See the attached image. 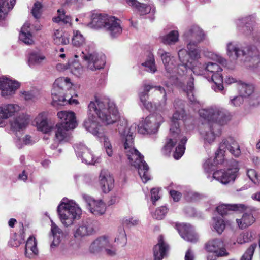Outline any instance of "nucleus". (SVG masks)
Wrapping results in <instances>:
<instances>
[{
	"label": "nucleus",
	"mask_w": 260,
	"mask_h": 260,
	"mask_svg": "<svg viewBox=\"0 0 260 260\" xmlns=\"http://www.w3.org/2000/svg\"><path fill=\"white\" fill-rule=\"evenodd\" d=\"M118 116L117 120L114 123H117L115 130L119 133L121 137L123 143L124 153L131 165L138 169L139 175L143 182L146 183L150 180L149 167L144 161L143 156L134 146V133L136 125H131L128 127L127 120L124 118L120 117L118 113Z\"/></svg>",
	"instance_id": "1"
},
{
	"label": "nucleus",
	"mask_w": 260,
	"mask_h": 260,
	"mask_svg": "<svg viewBox=\"0 0 260 260\" xmlns=\"http://www.w3.org/2000/svg\"><path fill=\"white\" fill-rule=\"evenodd\" d=\"M118 118V111L113 101L108 98L97 99L89 103L88 118L83 125L87 131L100 137L98 119L105 125H109L114 123Z\"/></svg>",
	"instance_id": "2"
},
{
	"label": "nucleus",
	"mask_w": 260,
	"mask_h": 260,
	"mask_svg": "<svg viewBox=\"0 0 260 260\" xmlns=\"http://www.w3.org/2000/svg\"><path fill=\"white\" fill-rule=\"evenodd\" d=\"M174 107L176 109L174 113L170 128V134L167 140L162 152L165 155H168L177 142L178 144L175 149L173 156L175 159H179L184 154L187 138L183 136L179 128V120H185V113L184 110L183 101L180 99H175Z\"/></svg>",
	"instance_id": "3"
},
{
	"label": "nucleus",
	"mask_w": 260,
	"mask_h": 260,
	"mask_svg": "<svg viewBox=\"0 0 260 260\" xmlns=\"http://www.w3.org/2000/svg\"><path fill=\"white\" fill-rule=\"evenodd\" d=\"M35 123L37 128L44 133H48L52 129L48 123L46 112H43L39 114L35 119ZM71 129L73 128H67L64 125L57 124L52 128L55 133V141L60 143L69 142L72 139L70 131Z\"/></svg>",
	"instance_id": "4"
},
{
	"label": "nucleus",
	"mask_w": 260,
	"mask_h": 260,
	"mask_svg": "<svg viewBox=\"0 0 260 260\" xmlns=\"http://www.w3.org/2000/svg\"><path fill=\"white\" fill-rule=\"evenodd\" d=\"M89 26L96 29L104 28L111 37H117L121 34L122 30L120 20L115 17L110 16L106 14H93Z\"/></svg>",
	"instance_id": "5"
},
{
	"label": "nucleus",
	"mask_w": 260,
	"mask_h": 260,
	"mask_svg": "<svg viewBox=\"0 0 260 260\" xmlns=\"http://www.w3.org/2000/svg\"><path fill=\"white\" fill-rule=\"evenodd\" d=\"M179 59L181 62L177 66V74L179 76L185 75L187 69H190L197 75L205 74V64L200 62L199 59L201 57V51H199V57H193L188 55L185 49H180L178 53Z\"/></svg>",
	"instance_id": "6"
},
{
	"label": "nucleus",
	"mask_w": 260,
	"mask_h": 260,
	"mask_svg": "<svg viewBox=\"0 0 260 260\" xmlns=\"http://www.w3.org/2000/svg\"><path fill=\"white\" fill-rule=\"evenodd\" d=\"M57 213L62 224L66 227L72 225L75 220L79 219L82 210L73 201L62 199L58 206Z\"/></svg>",
	"instance_id": "7"
},
{
	"label": "nucleus",
	"mask_w": 260,
	"mask_h": 260,
	"mask_svg": "<svg viewBox=\"0 0 260 260\" xmlns=\"http://www.w3.org/2000/svg\"><path fill=\"white\" fill-rule=\"evenodd\" d=\"M183 38L186 45V50L188 55L199 57L201 50L198 45L205 39V34L202 29L197 25H192L185 30Z\"/></svg>",
	"instance_id": "8"
},
{
	"label": "nucleus",
	"mask_w": 260,
	"mask_h": 260,
	"mask_svg": "<svg viewBox=\"0 0 260 260\" xmlns=\"http://www.w3.org/2000/svg\"><path fill=\"white\" fill-rule=\"evenodd\" d=\"M74 57H81L86 62L87 68L92 71L102 69L106 63L105 56L94 51L93 47L89 45L77 52Z\"/></svg>",
	"instance_id": "9"
},
{
	"label": "nucleus",
	"mask_w": 260,
	"mask_h": 260,
	"mask_svg": "<svg viewBox=\"0 0 260 260\" xmlns=\"http://www.w3.org/2000/svg\"><path fill=\"white\" fill-rule=\"evenodd\" d=\"M199 115L209 122L220 125L225 124L230 120L229 113L223 108L216 106L201 109Z\"/></svg>",
	"instance_id": "10"
},
{
	"label": "nucleus",
	"mask_w": 260,
	"mask_h": 260,
	"mask_svg": "<svg viewBox=\"0 0 260 260\" xmlns=\"http://www.w3.org/2000/svg\"><path fill=\"white\" fill-rule=\"evenodd\" d=\"M228 151L232 155L236 157L241 154L240 146L238 142L232 137L223 140L220 143L219 149L215 153L214 159L216 164H222L224 160V154Z\"/></svg>",
	"instance_id": "11"
},
{
	"label": "nucleus",
	"mask_w": 260,
	"mask_h": 260,
	"mask_svg": "<svg viewBox=\"0 0 260 260\" xmlns=\"http://www.w3.org/2000/svg\"><path fill=\"white\" fill-rule=\"evenodd\" d=\"M70 79L67 77H60L57 79L53 86L52 96L53 101L57 105L64 104L66 101V92L71 88Z\"/></svg>",
	"instance_id": "12"
},
{
	"label": "nucleus",
	"mask_w": 260,
	"mask_h": 260,
	"mask_svg": "<svg viewBox=\"0 0 260 260\" xmlns=\"http://www.w3.org/2000/svg\"><path fill=\"white\" fill-rule=\"evenodd\" d=\"M158 55L161 57L166 71V76L169 79L170 83L172 85H178V77L177 76V67L173 62L170 53L167 52L162 49H159L157 52Z\"/></svg>",
	"instance_id": "13"
},
{
	"label": "nucleus",
	"mask_w": 260,
	"mask_h": 260,
	"mask_svg": "<svg viewBox=\"0 0 260 260\" xmlns=\"http://www.w3.org/2000/svg\"><path fill=\"white\" fill-rule=\"evenodd\" d=\"M163 121V117L160 114L156 113L151 114L145 118L141 125L138 126V131L142 134H155Z\"/></svg>",
	"instance_id": "14"
},
{
	"label": "nucleus",
	"mask_w": 260,
	"mask_h": 260,
	"mask_svg": "<svg viewBox=\"0 0 260 260\" xmlns=\"http://www.w3.org/2000/svg\"><path fill=\"white\" fill-rule=\"evenodd\" d=\"M205 73H210L211 80L214 83L212 86V89L216 92L222 91L223 89V77L221 74L222 69L217 63L208 62L205 63Z\"/></svg>",
	"instance_id": "15"
},
{
	"label": "nucleus",
	"mask_w": 260,
	"mask_h": 260,
	"mask_svg": "<svg viewBox=\"0 0 260 260\" xmlns=\"http://www.w3.org/2000/svg\"><path fill=\"white\" fill-rule=\"evenodd\" d=\"M233 165L232 168L225 170L223 169L217 170L214 172L213 178L223 184H226L233 182L239 171L237 162L233 161Z\"/></svg>",
	"instance_id": "16"
},
{
	"label": "nucleus",
	"mask_w": 260,
	"mask_h": 260,
	"mask_svg": "<svg viewBox=\"0 0 260 260\" xmlns=\"http://www.w3.org/2000/svg\"><path fill=\"white\" fill-rule=\"evenodd\" d=\"M76 155L83 162L87 165H95L99 162V158L94 157L90 150L84 144H79L75 146Z\"/></svg>",
	"instance_id": "17"
},
{
	"label": "nucleus",
	"mask_w": 260,
	"mask_h": 260,
	"mask_svg": "<svg viewBox=\"0 0 260 260\" xmlns=\"http://www.w3.org/2000/svg\"><path fill=\"white\" fill-rule=\"evenodd\" d=\"M20 83L8 78H0V89L1 95L5 98H9L15 93L19 88Z\"/></svg>",
	"instance_id": "18"
},
{
	"label": "nucleus",
	"mask_w": 260,
	"mask_h": 260,
	"mask_svg": "<svg viewBox=\"0 0 260 260\" xmlns=\"http://www.w3.org/2000/svg\"><path fill=\"white\" fill-rule=\"evenodd\" d=\"M82 198L87 203L88 209L93 214L101 215L105 213L106 205L102 200H95L86 194H82Z\"/></svg>",
	"instance_id": "19"
},
{
	"label": "nucleus",
	"mask_w": 260,
	"mask_h": 260,
	"mask_svg": "<svg viewBox=\"0 0 260 260\" xmlns=\"http://www.w3.org/2000/svg\"><path fill=\"white\" fill-rule=\"evenodd\" d=\"M205 249L208 252L217 254L218 256H226V252L223 241L219 238L209 240L205 244Z\"/></svg>",
	"instance_id": "20"
},
{
	"label": "nucleus",
	"mask_w": 260,
	"mask_h": 260,
	"mask_svg": "<svg viewBox=\"0 0 260 260\" xmlns=\"http://www.w3.org/2000/svg\"><path fill=\"white\" fill-rule=\"evenodd\" d=\"M247 54L241 58L245 62L246 67L254 70L256 69L260 63L259 52L255 47H248Z\"/></svg>",
	"instance_id": "21"
},
{
	"label": "nucleus",
	"mask_w": 260,
	"mask_h": 260,
	"mask_svg": "<svg viewBox=\"0 0 260 260\" xmlns=\"http://www.w3.org/2000/svg\"><path fill=\"white\" fill-rule=\"evenodd\" d=\"M21 110V107L17 104H7L0 106V126L4 120L15 115Z\"/></svg>",
	"instance_id": "22"
},
{
	"label": "nucleus",
	"mask_w": 260,
	"mask_h": 260,
	"mask_svg": "<svg viewBox=\"0 0 260 260\" xmlns=\"http://www.w3.org/2000/svg\"><path fill=\"white\" fill-rule=\"evenodd\" d=\"M101 188L104 193L109 192L114 186V179L109 172L105 169L101 170L99 175Z\"/></svg>",
	"instance_id": "23"
},
{
	"label": "nucleus",
	"mask_w": 260,
	"mask_h": 260,
	"mask_svg": "<svg viewBox=\"0 0 260 260\" xmlns=\"http://www.w3.org/2000/svg\"><path fill=\"white\" fill-rule=\"evenodd\" d=\"M57 116L61 120V122L58 124L73 129L77 126L75 114L73 112L61 111L58 112Z\"/></svg>",
	"instance_id": "24"
},
{
	"label": "nucleus",
	"mask_w": 260,
	"mask_h": 260,
	"mask_svg": "<svg viewBox=\"0 0 260 260\" xmlns=\"http://www.w3.org/2000/svg\"><path fill=\"white\" fill-rule=\"evenodd\" d=\"M248 47L240 48L238 45L235 42H231L226 45V53L232 59L243 58L247 54Z\"/></svg>",
	"instance_id": "25"
},
{
	"label": "nucleus",
	"mask_w": 260,
	"mask_h": 260,
	"mask_svg": "<svg viewBox=\"0 0 260 260\" xmlns=\"http://www.w3.org/2000/svg\"><path fill=\"white\" fill-rule=\"evenodd\" d=\"M95 232L94 222L91 220L83 222L74 232L75 238H81L89 236Z\"/></svg>",
	"instance_id": "26"
},
{
	"label": "nucleus",
	"mask_w": 260,
	"mask_h": 260,
	"mask_svg": "<svg viewBox=\"0 0 260 260\" xmlns=\"http://www.w3.org/2000/svg\"><path fill=\"white\" fill-rule=\"evenodd\" d=\"M177 229L180 235L184 240L191 242L197 241L198 237L190 224H181L177 226Z\"/></svg>",
	"instance_id": "27"
},
{
	"label": "nucleus",
	"mask_w": 260,
	"mask_h": 260,
	"mask_svg": "<svg viewBox=\"0 0 260 260\" xmlns=\"http://www.w3.org/2000/svg\"><path fill=\"white\" fill-rule=\"evenodd\" d=\"M109 240L106 236H101L93 241L90 244L89 250L90 253H98L104 250L109 245Z\"/></svg>",
	"instance_id": "28"
},
{
	"label": "nucleus",
	"mask_w": 260,
	"mask_h": 260,
	"mask_svg": "<svg viewBox=\"0 0 260 260\" xmlns=\"http://www.w3.org/2000/svg\"><path fill=\"white\" fill-rule=\"evenodd\" d=\"M29 121V116L23 113L11 122V126L14 131H19L25 128L28 124Z\"/></svg>",
	"instance_id": "29"
},
{
	"label": "nucleus",
	"mask_w": 260,
	"mask_h": 260,
	"mask_svg": "<svg viewBox=\"0 0 260 260\" xmlns=\"http://www.w3.org/2000/svg\"><path fill=\"white\" fill-rule=\"evenodd\" d=\"M51 233L54 237L51 247L53 248L59 245L61 241L66 238V235L62 231L54 222L51 224Z\"/></svg>",
	"instance_id": "30"
},
{
	"label": "nucleus",
	"mask_w": 260,
	"mask_h": 260,
	"mask_svg": "<svg viewBox=\"0 0 260 260\" xmlns=\"http://www.w3.org/2000/svg\"><path fill=\"white\" fill-rule=\"evenodd\" d=\"M37 242L35 237L33 236H30L28 238L25 249V255L26 257L31 259L33 258L35 256L38 254V250L37 247Z\"/></svg>",
	"instance_id": "31"
},
{
	"label": "nucleus",
	"mask_w": 260,
	"mask_h": 260,
	"mask_svg": "<svg viewBox=\"0 0 260 260\" xmlns=\"http://www.w3.org/2000/svg\"><path fill=\"white\" fill-rule=\"evenodd\" d=\"M246 209L244 204H222L216 208L218 213L223 216L231 211H243Z\"/></svg>",
	"instance_id": "32"
},
{
	"label": "nucleus",
	"mask_w": 260,
	"mask_h": 260,
	"mask_svg": "<svg viewBox=\"0 0 260 260\" xmlns=\"http://www.w3.org/2000/svg\"><path fill=\"white\" fill-rule=\"evenodd\" d=\"M19 39L26 44H32L34 42L30 32V24L26 22L22 27L19 34Z\"/></svg>",
	"instance_id": "33"
},
{
	"label": "nucleus",
	"mask_w": 260,
	"mask_h": 260,
	"mask_svg": "<svg viewBox=\"0 0 260 260\" xmlns=\"http://www.w3.org/2000/svg\"><path fill=\"white\" fill-rule=\"evenodd\" d=\"M216 126H218L216 125L211 126L209 123L204 125L205 130L201 131V134L204 138L205 142L210 144L214 141L216 135H217L213 131Z\"/></svg>",
	"instance_id": "34"
},
{
	"label": "nucleus",
	"mask_w": 260,
	"mask_h": 260,
	"mask_svg": "<svg viewBox=\"0 0 260 260\" xmlns=\"http://www.w3.org/2000/svg\"><path fill=\"white\" fill-rule=\"evenodd\" d=\"M250 21L249 17L239 19L236 21L239 29L246 35H250L253 30L252 22H250Z\"/></svg>",
	"instance_id": "35"
},
{
	"label": "nucleus",
	"mask_w": 260,
	"mask_h": 260,
	"mask_svg": "<svg viewBox=\"0 0 260 260\" xmlns=\"http://www.w3.org/2000/svg\"><path fill=\"white\" fill-rule=\"evenodd\" d=\"M15 3V0H0V20H4Z\"/></svg>",
	"instance_id": "36"
},
{
	"label": "nucleus",
	"mask_w": 260,
	"mask_h": 260,
	"mask_svg": "<svg viewBox=\"0 0 260 260\" xmlns=\"http://www.w3.org/2000/svg\"><path fill=\"white\" fill-rule=\"evenodd\" d=\"M127 4L135 8L141 15L147 14L151 12V7L149 5L141 4L137 0H125Z\"/></svg>",
	"instance_id": "37"
},
{
	"label": "nucleus",
	"mask_w": 260,
	"mask_h": 260,
	"mask_svg": "<svg viewBox=\"0 0 260 260\" xmlns=\"http://www.w3.org/2000/svg\"><path fill=\"white\" fill-rule=\"evenodd\" d=\"M52 37L54 43L56 45H67L70 42L69 35L62 30H55Z\"/></svg>",
	"instance_id": "38"
},
{
	"label": "nucleus",
	"mask_w": 260,
	"mask_h": 260,
	"mask_svg": "<svg viewBox=\"0 0 260 260\" xmlns=\"http://www.w3.org/2000/svg\"><path fill=\"white\" fill-rule=\"evenodd\" d=\"M237 223L240 229H245L255 222V218L251 213H245L241 219H236Z\"/></svg>",
	"instance_id": "39"
},
{
	"label": "nucleus",
	"mask_w": 260,
	"mask_h": 260,
	"mask_svg": "<svg viewBox=\"0 0 260 260\" xmlns=\"http://www.w3.org/2000/svg\"><path fill=\"white\" fill-rule=\"evenodd\" d=\"M161 42L166 45H173L179 40V33L176 30L170 31L161 37Z\"/></svg>",
	"instance_id": "40"
},
{
	"label": "nucleus",
	"mask_w": 260,
	"mask_h": 260,
	"mask_svg": "<svg viewBox=\"0 0 260 260\" xmlns=\"http://www.w3.org/2000/svg\"><path fill=\"white\" fill-rule=\"evenodd\" d=\"M237 88L240 94L243 96H248L253 92L254 88L252 85L239 81Z\"/></svg>",
	"instance_id": "41"
},
{
	"label": "nucleus",
	"mask_w": 260,
	"mask_h": 260,
	"mask_svg": "<svg viewBox=\"0 0 260 260\" xmlns=\"http://www.w3.org/2000/svg\"><path fill=\"white\" fill-rule=\"evenodd\" d=\"M142 66L146 68V71L150 73H154L157 71L154 55L151 53H149L147 59L142 63Z\"/></svg>",
	"instance_id": "42"
},
{
	"label": "nucleus",
	"mask_w": 260,
	"mask_h": 260,
	"mask_svg": "<svg viewBox=\"0 0 260 260\" xmlns=\"http://www.w3.org/2000/svg\"><path fill=\"white\" fill-rule=\"evenodd\" d=\"M155 90L154 91L157 93L162 94V99L159 103L157 109L159 111H164L166 109V106L167 105V93L164 87L160 86H156L154 87Z\"/></svg>",
	"instance_id": "43"
},
{
	"label": "nucleus",
	"mask_w": 260,
	"mask_h": 260,
	"mask_svg": "<svg viewBox=\"0 0 260 260\" xmlns=\"http://www.w3.org/2000/svg\"><path fill=\"white\" fill-rule=\"evenodd\" d=\"M45 59V57L38 53L33 52L29 54L28 64L30 67H33L35 65L39 64Z\"/></svg>",
	"instance_id": "44"
},
{
	"label": "nucleus",
	"mask_w": 260,
	"mask_h": 260,
	"mask_svg": "<svg viewBox=\"0 0 260 260\" xmlns=\"http://www.w3.org/2000/svg\"><path fill=\"white\" fill-rule=\"evenodd\" d=\"M72 44L77 47H81L86 43V39L79 30H75L72 39Z\"/></svg>",
	"instance_id": "45"
},
{
	"label": "nucleus",
	"mask_w": 260,
	"mask_h": 260,
	"mask_svg": "<svg viewBox=\"0 0 260 260\" xmlns=\"http://www.w3.org/2000/svg\"><path fill=\"white\" fill-rule=\"evenodd\" d=\"M23 232V229L22 230ZM24 241V236L23 233H21V235H17V234H14L11 237V239L9 241V244L11 247H18L20 244L23 243Z\"/></svg>",
	"instance_id": "46"
},
{
	"label": "nucleus",
	"mask_w": 260,
	"mask_h": 260,
	"mask_svg": "<svg viewBox=\"0 0 260 260\" xmlns=\"http://www.w3.org/2000/svg\"><path fill=\"white\" fill-rule=\"evenodd\" d=\"M184 91L186 93L188 99L191 103H195L196 102V98L194 96V84L193 79L190 78L187 82V86Z\"/></svg>",
	"instance_id": "47"
},
{
	"label": "nucleus",
	"mask_w": 260,
	"mask_h": 260,
	"mask_svg": "<svg viewBox=\"0 0 260 260\" xmlns=\"http://www.w3.org/2000/svg\"><path fill=\"white\" fill-rule=\"evenodd\" d=\"M58 16L53 18V21L56 23L60 22L67 24L70 23L71 17L65 15V12L63 9H59L57 10Z\"/></svg>",
	"instance_id": "48"
},
{
	"label": "nucleus",
	"mask_w": 260,
	"mask_h": 260,
	"mask_svg": "<svg viewBox=\"0 0 260 260\" xmlns=\"http://www.w3.org/2000/svg\"><path fill=\"white\" fill-rule=\"evenodd\" d=\"M69 69L71 72L77 77L80 76L83 73L82 66L78 62H74L71 63L69 65Z\"/></svg>",
	"instance_id": "49"
},
{
	"label": "nucleus",
	"mask_w": 260,
	"mask_h": 260,
	"mask_svg": "<svg viewBox=\"0 0 260 260\" xmlns=\"http://www.w3.org/2000/svg\"><path fill=\"white\" fill-rule=\"evenodd\" d=\"M127 241L126 235L123 228H120L118 230V234L115 238V242L124 246Z\"/></svg>",
	"instance_id": "50"
},
{
	"label": "nucleus",
	"mask_w": 260,
	"mask_h": 260,
	"mask_svg": "<svg viewBox=\"0 0 260 260\" xmlns=\"http://www.w3.org/2000/svg\"><path fill=\"white\" fill-rule=\"evenodd\" d=\"M252 233L251 232H243L237 237L236 242L237 243L242 244L251 241Z\"/></svg>",
	"instance_id": "51"
},
{
	"label": "nucleus",
	"mask_w": 260,
	"mask_h": 260,
	"mask_svg": "<svg viewBox=\"0 0 260 260\" xmlns=\"http://www.w3.org/2000/svg\"><path fill=\"white\" fill-rule=\"evenodd\" d=\"M247 175L249 179L254 184L260 182V175L254 169H248L247 171Z\"/></svg>",
	"instance_id": "52"
},
{
	"label": "nucleus",
	"mask_w": 260,
	"mask_h": 260,
	"mask_svg": "<svg viewBox=\"0 0 260 260\" xmlns=\"http://www.w3.org/2000/svg\"><path fill=\"white\" fill-rule=\"evenodd\" d=\"M256 247V244H252L251 245V246L247 249L246 252L243 255L241 260H251Z\"/></svg>",
	"instance_id": "53"
},
{
	"label": "nucleus",
	"mask_w": 260,
	"mask_h": 260,
	"mask_svg": "<svg viewBox=\"0 0 260 260\" xmlns=\"http://www.w3.org/2000/svg\"><path fill=\"white\" fill-rule=\"evenodd\" d=\"M215 223L214 229L218 234H221L225 229V224L223 220L221 218H214Z\"/></svg>",
	"instance_id": "54"
},
{
	"label": "nucleus",
	"mask_w": 260,
	"mask_h": 260,
	"mask_svg": "<svg viewBox=\"0 0 260 260\" xmlns=\"http://www.w3.org/2000/svg\"><path fill=\"white\" fill-rule=\"evenodd\" d=\"M167 211V208L165 206H161L156 210L153 217L156 219L161 220L164 218Z\"/></svg>",
	"instance_id": "55"
},
{
	"label": "nucleus",
	"mask_w": 260,
	"mask_h": 260,
	"mask_svg": "<svg viewBox=\"0 0 260 260\" xmlns=\"http://www.w3.org/2000/svg\"><path fill=\"white\" fill-rule=\"evenodd\" d=\"M103 139L104 143V147L105 149L106 153L109 156L111 157L113 155V149L110 140L105 136H103Z\"/></svg>",
	"instance_id": "56"
},
{
	"label": "nucleus",
	"mask_w": 260,
	"mask_h": 260,
	"mask_svg": "<svg viewBox=\"0 0 260 260\" xmlns=\"http://www.w3.org/2000/svg\"><path fill=\"white\" fill-rule=\"evenodd\" d=\"M169 188H170V194L173 200L175 202L179 201L182 197V194L180 192L174 190V188H177V187L174 185L173 183H171L169 186Z\"/></svg>",
	"instance_id": "57"
},
{
	"label": "nucleus",
	"mask_w": 260,
	"mask_h": 260,
	"mask_svg": "<svg viewBox=\"0 0 260 260\" xmlns=\"http://www.w3.org/2000/svg\"><path fill=\"white\" fill-rule=\"evenodd\" d=\"M61 252L64 255L72 254L74 253L73 246L71 244H64L61 243L60 247Z\"/></svg>",
	"instance_id": "58"
},
{
	"label": "nucleus",
	"mask_w": 260,
	"mask_h": 260,
	"mask_svg": "<svg viewBox=\"0 0 260 260\" xmlns=\"http://www.w3.org/2000/svg\"><path fill=\"white\" fill-rule=\"evenodd\" d=\"M138 223L139 220L136 218L126 217L122 219V224L128 227L137 225Z\"/></svg>",
	"instance_id": "59"
},
{
	"label": "nucleus",
	"mask_w": 260,
	"mask_h": 260,
	"mask_svg": "<svg viewBox=\"0 0 260 260\" xmlns=\"http://www.w3.org/2000/svg\"><path fill=\"white\" fill-rule=\"evenodd\" d=\"M42 8V4L39 2H36L31 10V13L33 16L36 18H39L41 16V10Z\"/></svg>",
	"instance_id": "60"
},
{
	"label": "nucleus",
	"mask_w": 260,
	"mask_h": 260,
	"mask_svg": "<svg viewBox=\"0 0 260 260\" xmlns=\"http://www.w3.org/2000/svg\"><path fill=\"white\" fill-rule=\"evenodd\" d=\"M20 95L21 98L26 101L33 100L36 98L35 94L33 91L21 90L20 92Z\"/></svg>",
	"instance_id": "61"
},
{
	"label": "nucleus",
	"mask_w": 260,
	"mask_h": 260,
	"mask_svg": "<svg viewBox=\"0 0 260 260\" xmlns=\"http://www.w3.org/2000/svg\"><path fill=\"white\" fill-rule=\"evenodd\" d=\"M243 96H238L231 100V104L234 106H239L243 102Z\"/></svg>",
	"instance_id": "62"
},
{
	"label": "nucleus",
	"mask_w": 260,
	"mask_h": 260,
	"mask_svg": "<svg viewBox=\"0 0 260 260\" xmlns=\"http://www.w3.org/2000/svg\"><path fill=\"white\" fill-rule=\"evenodd\" d=\"M106 254L110 256H113L115 255L116 250V249L109 242V245L105 247L104 249Z\"/></svg>",
	"instance_id": "63"
},
{
	"label": "nucleus",
	"mask_w": 260,
	"mask_h": 260,
	"mask_svg": "<svg viewBox=\"0 0 260 260\" xmlns=\"http://www.w3.org/2000/svg\"><path fill=\"white\" fill-rule=\"evenodd\" d=\"M158 189L157 188H153L151 190V200L153 204L160 198L158 195Z\"/></svg>",
	"instance_id": "64"
}]
</instances>
